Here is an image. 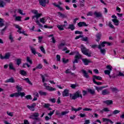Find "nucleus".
<instances>
[{
	"label": "nucleus",
	"instance_id": "dca6fc26",
	"mask_svg": "<svg viewBox=\"0 0 124 124\" xmlns=\"http://www.w3.org/2000/svg\"><path fill=\"white\" fill-rule=\"evenodd\" d=\"M5 83H15V80L13 78H10L7 79L5 81Z\"/></svg>",
	"mask_w": 124,
	"mask_h": 124
},
{
	"label": "nucleus",
	"instance_id": "a211bd4d",
	"mask_svg": "<svg viewBox=\"0 0 124 124\" xmlns=\"http://www.w3.org/2000/svg\"><path fill=\"white\" fill-rule=\"evenodd\" d=\"M52 4L54 6H56V7H58V8H59V9H60V11H64V9H63V8L62 7L60 6L59 5L57 4V3H53Z\"/></svg>",
	"mask_w": 124,
	"mask_h": 124
},
{
	"label": "nucleus",
	"instance_id": "0eeeda50",
	"mask_svg": "<svg viewBox=\"0 0 124 124\" xmlns=\"http://www.w3.org/2000/svg\"><path fill=\"white\" fill-rule=\"evenodd\" d=\"M39 2L40 3V5L43 6V7H45V6H46V4H48V3H49V0H39Z\"/></svg>",
	"mask_w": 124,
	"mask_h": 124
},
{
	"label": "nucleus",
	"instance_id": "c03bdc74",
	"mask_svg": "<svg viewBox=\"0 0 124 124\" xmlns=\"http://www.w3.org/2000/svg\"><path fill=\"white\" fill-rule=\"evenodd\" d=\"M21 63H22V60H21V59H18L16 60V64L17 65H20V64H21Z\"/></svg>",
	"mask_w": 124,
	"mask_h": 124
},
{
	"label": "nucleus",
	"instance_id": "09e8293b",
	"mask_svg": "<svg viewBox=\"0 0 124 124\" xmlns=\"http://www.w3.org/2000/svg\"><path fill=\"white\" fill-rule=\"evenodd\" d=\"M57 28L60 31H63V30H64V29H63V26L62 25H58Z\"/></svg>",
	"mask_w": 124,
	"mask_h": 124
},
{
	"label": "nucleus",
	"instance_id": "c85d7f7f",
	"mask_svg": "<svg viewBox=\"0 0 124 124\" xmlns=\"http://www.w3.org/2000/svg\"><path fill=\"white\" fill-rule=\"evenodd\" d=\"M57 14H58L59 15H60V17H62V18H67V16L65 15L64 14L61 13L60 12H57Z\"/></svg>",
	"mask_w": 124,
	"mask_h": 124
},
{
	"label": "nucleus",
	"instance_id": "37998d69",
	"mask_svg": "<svg viewBox=\"0 0 124 124\" xmlns=\"http://www.w3.org/2000/svg\"><path fill=\"white\" fill-rule=\"evenodd\" d=\"M65 45H66L65 43H61L59 45H58V48L62 49V47H63V46H64Z\"/></svg>",
	"mask_w": 124,
	"mask_h": 124
},
{
	"label": "nucleus",
	"instance_id": "423d86ee",
	"mask_svg": "<svg viewBox=\"0 0 124 124\" xmlns=\"http://www.w3.org/2000/svg\"><path fill=\"white\" fill-rule=\"evenodd\" d=\"M10 56H11L10 52L6 53L4 56H3L2 55L0 54V60H9V59H10Z\"/></svg>",
	"mask_w": 124,
	"mask_h": 124
},
{
	"label": "nucleus",
	"instance_id": "4d7b16f0",
	"mask_svg": "<svg viewBox=\"0 0 124 124\" xmlns=\"http://www.w3.org/2000/svg\"><path fill=\"white\" fill-rule=\"evenodd\" d=\"M38 38L39 43H41V42H42V39H43V36H39L38 37Z\"/></svg>",
	"mask_w": 124,
	"mask_h": 124
},
{
	"label": "nucleus",
	"instance_id": "5fc2aeb1",
	"mask_svg": "<svg viewBox=\"0 0 124 124\" xmlns=\"http://www.w3.org/2000/svg\"><path fill=\"white\" fill-rule=\"evenodd\" d=\"M40 49L41 52L43 53V54H46V52L45 51V49H44V47H43V46H41Z\"/></svg>",
	"mask_w": 124,
	"mask_h": 124
},
{
	"label": "nucleus",
	"instance_id": "8fccbe9b",
	"mask_svg": "<svg viewBox=\"0 0 124 124\" xmlns=\"http://www.w3.org/2000/svg\"><path fill=\"white\" fill-rule=\"evenodd\" d=\"M68 113H69V111H68V110L62 111V112H61L62 117V116H65V115L66 114H68Z\"/></svg>",
	"mask_w": 124,
	"mask_h": 124
},
{
	"label": "nucleus",
	"instance_id": "b1692460",
	"mask_svg": "<svg viewBox=\"0 0 124 124\" xmlns=\"http://www.w3.org/2000/svg\"><path fill=\"white\" fill-rule=\"evenodd\" d=\"M101 54L103 55V56L105 55V54H106V49L105 48H99Z\"/></svg>",
	"mask_w": 124,
	"mask_h": 124
},
{
	"label": "nucleus",
	"instance_id": "ddd939ff",
	"mask_svg": "<svg viewBox=\"0 0 124 124\" xmlns=\"http://www.w3.org/2000/svg\"><path fill=\"white\" fill-rule=\"evenodd\" d=\"M94 15L95 16V18H101L102 17V14L100 12H94Z\"/></svg>",
	"mask_w": 124,
	"mask_h": 124
},
{
	"label": "nucleus",
	"instance_id": "5701e85b",
	"mask_svg": "<svg viewBox=\"0 0 124 124\" xmlns=\"http://www.w3.org/2000/svg\"><path fill=\"white\" fill-rule=\"evenodd\" d=\"M46 89L47 91H50V92H53V91H56V88H53V87L49 86H46Z\"/></svg>",
	"mask_w": 124,
	"mask_h": 124
},
{
	"label": "nucleus",
	"instance_id": "aec40b11",
	"mask_svg": "<svg viewBox=\"0 0 124 124\" xmlns=\"http://www.w3.org/2000/svg\"><path fill=\"white\" fill-rule=\"evenodd\" d=\"M30 48L31 50L32 54H33V55H36V54H37V52H36L34 47L31 46H30Z\"/></svg>",
	"mask_w": 124,
	"mask_h": 124
},
{
	"label": "nucleus",
	"instance_id": "f3484780",
	"mask_svg": "<svg viewBox=\"0 0 124 124\" xmlns=\"http://www.w3.org/2000/svg\"><path fill=\"white\" fill-rule=\"evenodd\" d=\"M104 103L107 104V105H112V104H113V101H112V100H108L104 101Z\"/></svg>",
	"mask_w": 124,
	"mask_h": 124
},
{
	"label": "nucleus",
	"instance_id": "864d4df0",
	"mask_svg": "<svg viewBox=\"0 0 124 124\" xmlns=\"http://www.w3.org/2000/svg\"><path fill=\"white\" fill-rule=\"evenodd\" d=\"M62 61L63 62V63H67V62H69V60L68 59L65 60V58H63L62 59Z\"/></svg>",
	"mask_w": 124,
	"mask_h": 124
},
{
	"label": "nucleus",
	"instance_id": "a18cd8bd",
	"mask_svg": "<svg viewBox=\"0 0 124 124\" xmlns=\"http://www.w3.org/2000/svg\"><path fill=\"white\" fill-rule=\"evenodd\" d=\"M104 73L106 75H110V73H111V71L109 70H106L104 71Z\"/></svg>",
	"mask_w": 124,
	"mask_h": 124
},
{
	"label": "nucleus",
	"instance_id": "e433bc0d",
	"mask_svg": "<svg viewBox=\"0 0 124 124\" xmlns=\"http://www.w3.org/2000/svg\"><path fill=\"white\" fill-rule=\"evenodd\" d=\"M4 26V23H3V19L0 18V28H2Z\"/></svg>",
	"mask_w": 124,
	"mask_h": 124
},
{
	"label": "nucleus",
	"instance_id": "cd10ccee",
	"mask_svg": "<svg viewBox=\"0 0 124 124\" xmlns=\"http://www.w3.org/2000/svg\"><path fill=\"white\" fill-rule=\"evenodd\" d=\"M67 29L74 31L75 30V26L73 24H69V27Z\"/></svg>",
	"mask_w": 124,
	"mask_h": 124
},
{
	"label": "nucleus",
	"instance_id": "e2e57ef3",
	"mask_svg": "<svg viewBox=\"0 0 124 124\" xmlns=\"http://www.w3.org/2000/svg\"><path fill=\"white\" fill-rule=\"evenodd\" d=\"M75 34H83V32L76 31H75Z\"/></svg>",
	"mask_w": 124,
	"mask_h": 124
},
{
	"label": "nucleus",
	"instance_id": "bb28decb",
	"mask_svg": "<svg viewBox=\"0 0 124 124\" xmlns=\"http://www.w3.org/2000/svg\"><path fill=\"white\" fill-rule=\"evenodd\" d=\"M7 26H8L7 24H6L4 28L1 30L0 34H1V35H3V34H4V31H6V29H7Z\"/></svg>",
	"mask_w": 124,
	"mask_h": 124
},
{
	"label": "nucleus",
	"instance_id": "2eb2a0df",
	"mask_svg": "<svg viewBox=\"0 0 124 124\" xmlns=\"http://www.w3.org/2000/svg\"><path fill=\"white\" fill-rule=\"evenodd\" d=\"M82 62L83 63H84L85 65H88L89 63H91V61L87 59H83Z\"/></svg>",
	"mask_w": 124,
	"mask_h": 124
},
{
	"label": "nucleus",
	"instance_id": "3c124183",
	"mask_svg": "<svg viewBox=\"0 0 124 124\" xmlns=\"http://www.w3.org/2000/svg\"><path fill=\"white\" fill-rule=\"evenodd\" d=\"M9 39H10V40H11V42L14 41V40H13V37L12 36V33H10Z\"/></svg>",
	"mask_w": 124,
	"mask_h": 124
},
{
	"label": "nucleus",
	"instance_id": "7c9ffc66",
	"mask_svg": "<svg viewBox=\"0 0 124 124\" xmlns=\"http://www.w3.org/2000/svg\"><path fill=\"white\" fill-rule=\"evenodd\" d=\"M23 80L24 81H26L28 83V84H29V85H31V86H32V83L30 80V79L29 78H24Z\"/></svg>",
	"mask_w": 124,
	"mask_h": 124
},
{
	"label": "nucleus",
	"instance_id": "f704fd0d",
	"mask_svg": "<svg viewBox=\"0 0 124 124\" xmlns=\"http://www.w3.org/2000/svg\"><path fill=\"white\" fill-rule=\"evenodd\" d=\"M70 87L72 89H75L76 87H79V85L76 83L75 84H71Z\"/></svg>",
	"mask_w": 124,
	"mask_h": 124
},
{
	"label": "nucleus",
	"instance_id": "72a5a7b5",
	"mask_svg": "<svg viewBox=\"0 0 124 124\" xmlns=\"http://www.w3.org/2000/svg\"><path fill=\"white\" fill-rule=\"evenodd\" d=\"M71 110L72 111H75V112H78V111H80V110H82V107H79L78 108H72Z\"/></svg>",
	"mask_w": 124,
	"mask_h": 124
},
{
	"label": "nucleus",
	"instance_id": "6e6d98bb",
	"mask_svg": "<svg viewBox=\"0 0 124 124\" xmlns=\"http://www.w3.org/2000/svg\"><path fill=\"white\" fill-rule=\"evenodd\" d=\"M120 112V111L119 110H115L114 111H113L112 115H117V114H119Z\"/></svg>",
	"mask_w": 124,
	"mask_h": 124
},
{
	"label": "nucleus",
	"instance_id": "a878e982",
	"mask_svg": "<svg viewBox=\"0 0 124 124\" xmlns=\"http://www.w3.org/2000/svg\"><path fill=\"white\" fill-rule=\"evenodd\" d=\"M112 22L114 23L115 26H119V21L117 19H112Z\"/></svg>",
	"mask_w": 124,
	"mask_h": 124
},
{
	"label": "nucleus",
	"instance_id": "6e6552de",
	"mask_svg": "<svg viewBox=\"0 0 124 124\" xmlns=\"http://www.w3.org/2000/svg\"><path fill=\"white\" fill-rule=\"evenodd\" d=\"M10 0H0V8H3L4 7V5H6V3L4 1L10 3Z\"/></svg>",
	"mask_w": 124,
	"mask_h": 124
},
{
	"label": "nucleus",
	"instance_id": "412c9836",
	"mask_svg": "<svg viewBox=\"0 0 124 124\" xmlns=\"http://www.w3.org/2000/svg\"><path fill=\"white\" fill-rule=\"evenodd\" d=\"M88 93H89L92 94V95H94V94H95V91H94V90L88 89Z\"/></svg>",
	"mask_w": 124,
	"mask_h": 124
},
{
	"label": "nucleus",
	"instance_id": "393cba45",
	"mask_svg": "<svg viewBox=\"0 0 124 124\" xmlns=\"http://www.w3.org/2000/svg\"><path fill=\"white\" fill-rule=\"evenodd\" d=\"M82 58V55L79 54V52H77V55L75 56V58L77 60H80Z\"/></svg>",
	"mask_w": 124,
	"mask_h": 124
},
{
	"label": "nucleus",
	"instance_id": "7ed1b4c3",
	"mask_svg": "<svg viewBox=\"0 0 124 124\" xmlns=\"http://www.w3.org/2000/svg\"><path fill=\"white\" fill-rule=\"evenodd\" d=\"M81 51L82 53L84 54L85 55V56H87V57H92V55L91 53H89V52L90 50L89 49H87L84 45H81Z\"/></svg>",
	"mask_w": 124,
	"mask_h": 124
},
{
	"label": "nucleus",
	"instance_id": "0e129e2a",
	"mask_svg": "<svg viewBox=\"0 0 124 124\" xmlns=\"http://www.w3.org/2000/svg\"><path fill=\"white\" fill-rule=\"evenodd\" d=\"M21 19H22V17L21 16H16V21H20Z\"/></svg>",
	"mask_w": 124,
	"mask_h": 124
},
{
	"label": "nucleus",
	"instance_id": "f03ea898",
	"mask_svg": "<svg viewBox=\"0 0 124 124\" xmlns=\"http://www.w3.org/2000/svg\"><path fill=\"white\" fill-rule=\"evenodd\" d=\"M70 97L71 99L73 100H75L77 98H83V96H82V93H81L80 91H77L74 94H70Z\"/></svg>",
	"mask_w": 124,
	"mask_h": 124
},
{
	"label": "nucleus",
	"instance_id": "de8ad7c7",
	"mask_svg": "<svg viewBox=\"0 0 124 124\" xmlns=\"http://www.w3.org/2000/svg\"><path fill=\"white\" fill-rule=\"evenodd\" d=\"M89 38L88 37H82L81 39L82 41H85V42H88L89 41Z\"/></svg>",
	"mask_w": 124,
	"mask_h": 124
},
{
	"label": "nucleus",
	"instance_id": "774afa93",
	"mask_svg": "<svg viewBox=\"0 0 124 124\" xmlns=\"http://www.w3.org/2000/svg\"><path fill=\"white\" fill-rule=\"evenodd\" d=\"M117 76H120L121 77H123L124 76V73H122V72L120 71L119 72V74H117Z\"/></svg>",
	"mask_w": 124,
	"mask_h": 124
},
{
	"label": "nucleus",
	"instance_id": "052dcab7",
	"mask_svg": "<svg viewBox=\"0 0 124 124\" xmlns=\"http://www.w3.org/2000/svg\"><path fill=\"white\" fill-rule=\"evenodd\" d=\"M108 27H109L111 29H115V27L111 23V22H109L108 23Z\"/></svg>",
	"mask_w": 124,
	"mask_h": 124
},
{
	"label": "nucleus",
	"instance_id": "f8f14e48",
	"mask_svg": "<svg viewBox=\"0 0 124 124\" xmlns=\"http://www.w3.org/2000/svg\"><path fill=\"white\" fill-rule=\"evenodd\" d=\"M108 87V85H106L105 86H101V87H98V86H95V90L97 91V92H99V91H102L103 89H105V88Z\"/></svg>",
	"mask_w": 124,
	"mask_h": 124
},
{
	"label": "nucleus",
	"instance_id": "20e7f679",
	"mask_svg": "<svg viewBox=\"0 0 124 124\" xmlns=\"http://www.w3.org/2000/svg\"><path fill=\"white\" fill-rule=\"evenodd\" d=\"M33 14L35 15L32 16V19L33 20L35 18H36V20H38V18L42 16V14L38 13V11L36 10H32L31 11Z\"/></svg>",
	"mask_w": 124,
	"mask_h": 124
},
{
	"label": "nucleus",
	"instance_id": "1a4fd4ad",
	"mask_svg": "<svg viewBox=\"0 0 124 124\" xmlns=\"http://www.w3.org/2000/svg\"><path fill=\"white\" fill-rule=\"evenodd\" d=\"M78 26L79 28H82V27H88L89 26L88 24H87L86 22H79L78 23Z\"/></svg>",
	"mask_w": 124,
	"mask_h": 124
},
{
	"label": "nucleus",
	"instance_id": "4468645a",
	"mask_svg": "<svg viewBox=\"0 0 124 124\" xmlns=\"http://www.w3.org/2000/svg\"><path fill=\"white\" fill-rule=\"evenodd\" d=\"M101 36H102V34L101 32L98 33L96 35V41L97 42H99V40L100 39H101Z\"/></svg>",
	"mask_w": 124,
	"mask_h": 124
},
{
	"label": "nucleus",
	"instance_id": "39448f33",
	"mask_svg": "<svg viewBox=\"0 0 124 124\" xmlns=\"http://www.w3.org/2000/svg\"><path fill=\"white\" fill-rule=\"evenodd\" d=\"M26 95V93H25V92L22 93H15L12 94H11L10 95V97H14L15 96L16 97H18L19 96H21V97H23V96H25Z\"/></svg>",
	"mask_w": 124,
	"mask_h": 124
},
{
	"label": "nucleus",
	"instance_id": "4be33fe9",
	"mask_svg": "<svg viewBox=\"0 0 124 124\" xmlns=\"http://www.w3.org/2000/svg\"><path fill=\"white\" fill-rule=\"evenodd\" d=\"M110 92L109 91H107V89H105L103 90L102 91V94H103V95H106V94H109Z\"/></svg>",
	"mask_w": 124,
	"mask_h": 124
},
{
	"label": "nucleus",
	"instance_id": "6ab92c4d",
	"mask_svg": "<svg viewBox=\"0 0 124 124\" xmlns=\"http://www.w3.org/2000/svg\"><path fill=\"white\" fill-rule=\"evenodd\" d=\"M105 44H106V42H102L100 45H98V48L100 49L103 48V47H105Z\"/></svg>",
	"mask_w": 124,
	"mask_h": 124
},
{
	"label": "nucleus",
	"instance_id": "680f3d73",
	"mask_svg": "<svg viewBox=\"0 0 124 124\" xmlns=\"http://www.w3.org/2000/svg\"><path fill=\"white\" fill-rule=\"evenodd\" d=\"M83 111H93V109L88 108H85L83 109Z\"/></svg>",
	"mask_w": 124,
	"mask_h": 124
},
{
	"label": "nucleus",
	"instance_id": "58836bf2",
	"mask_svg": "<svg viewBox=\"0 0 124 124\" xmlns=\"http://www.w3.org/2000/svg\"><path fill=\"white\" fill-rule=\"evenodd\" d=\"M16 88L17 89V93H23V92H21V91H22V90H23L22 87H20L19 86L17 85L16 87Z\"/></svg>",
	"mask_w": 124,
	"mask_h": 124
},
{
	"label": "nucleus",
	"instance_id": "13d9d810",
	"mask_svg": "<svg viewBox=\"0 0 124 124\" xmlns=\"http://www.w3.org/2000/svg\"><path fill=\"white\" fill-rule=\"evenodd\" d=\"M26 99H32V97H31V95H28L25 96Z\"/></svg>",
	"mask_w": 124,
	"mask_h": 124
},
{
	"label": "nucleus",
	"instance_id": "a19ab883",
	"mask_svg": "<svg viewBox=\"0 0 124 124\" xmlns=\"http://www.w3.org/2000/svg\"><path fill=\"white\" fill-rule=\"evenodd\" d=\"M56 115H57V116H58V118H62V113H60V111L59 110H56Z\"/></svg>",
	"mask_w": 124,
	"mask_h": 124
},
{
	"label": "nucleus",
	"instance_id": "f257e3e1",
	"mask_svg": "<svg viewBox=\"0 0 124 124\" xmlns=\"http://www.w3.org/2000/svg\"><path fill=\"white\" fill-rule=\"evenodd\" d=\"M38 117H39V113L38 112H34L32 115L29 116V119L33 120L34 121L32 122V124H36L37 122L39 123L41 121Z\"/></svg>",
	"mask_w": 124,
	"mask_h": 124
},
{
	"label": "nucleus",
	"instance_id": "473e14b6",
	"mask_svg": "<svg viewBox=\"0 0 124 124\" xmlns=\"http://www.w3.org/2000/svg\"><path fill=\"white\" fill-rule=\"evenodd\" d=\"M20 74H21V75H22L23 76H26L27 72L24 70H21L20 71Z\"/></svg>",
	"mask_w": 124,
	"mask_h": 124
},
{
	"label": "nucleus",
	"instance_id": "4c0bfd02",
	"mask_svg": "<svg viewBox=\"0 0 124 124\" xmlns=\"http://www.w3.org/2000/svg\"><path fill=\"white\" fill-rule=\"evenodd\" d=\"M27 108H29L30 110H31V111H34V110H35V108H34V107H32L31 106H30V105H27Z\"/></svg>",
	"mask_w": 124,
	"mask_h": 124
},
{
	"label": "nucleus",
	"instance_id": "79ce46f5",
	"mask_svg": "<svg viewBox=\"0 0 124 124\" xmlns=\"http://www.w3.org/2000/svg\"><path fill=\"white\" fill-rule=\"evenodd\" d=\"M9 69L11 70H15V69L14 68V66H13V64H12V63L9 64Z\"/></svg>",
	"mask_w": 124,
	"mask_h": 124
},
{
	"label": "nucleus",
	"instance_id": "338daca9",
	"mask_svg": "<svg viewBox=\"0 0 124 124\" xmlns=\"http://www.w3.org/2000/svg\"><path fill=\"white\" fill-rule=\"evenodd\" d=\"M18 13H19V14H21V15H22V16L26 15V13H23L22 12V10L21 9H18Z\"/></svg>",
	"mask_w": 124,
	"mask_h": 124
},
{
	"label": "nucleus",
	"instance_id": "bf43d9fd",
	"mask_svg": "<svg viewBox=\"0 0 124 124\" xmlns=\"http://www.w3.org/2000/svg\"><path fill=\"white\" fill-rule=\"evenodd\" d=\"M40 21L41 23H42V24H45V17H43L42 18H40Z\"/></svg>",
	"mask_w": 124,
	"mask_h": 124
},
{
	"label": "nucleus",
	"instance_id": "49530a36",
	"mask_svg": "<svg viewBox=\"0 0 124 124\" xmlns=\"http://www.w3.org/2000/svg\"><path fill=\"white\" fill-rule=\"evenodd\" d=\"M39 94L41 95H44V96H46L47 95V93L46 92H43L42 91H39Z\"/></svg>",
	"mask_w": 124,
	"mask_h": 124
},
{
	"label": "nucleus",
	"instance_id": "ea45409f",
	"mask_svg": "<svg viewBox=\"0 0 124 124\" xmlns=\"http://www.w3.org/2000/svg\"><path fill=\"white\" fill-rule=\"evenodd\" d=\"M56 115H57V116H58V118H62V113H60V111L59 110H56Z\"/></svg>",
	"mask_w": 124,
	"mask_h": 124
},
{
	"label": "nucleus",
	"instance_id": "9b49d317",
	"mask_svg": "<svg viewBox=\"0 0 124 124\" xmlns=\"http://www.w3.org/2000/svg\"><path fill=\"white\" fill-rule=\"evenodd\" d=\"M62 96L64 97L65 96H68L69 95V90L67 89H65L62 92Z\"/></svg>",
	"mask_w": 124,
	"mask_h": 124
},
{
	"label": "nucleus",
	"instance_id": "c9c22d12",
	"mask_svg": "<svg viewBox=\"0 0 124 124\" xmlns=\"http://www.w3.org/2000/svg\"><path fill=\"white\" fill-rule=\"evenodd\" d=\"M27 62H29L30 64H32V61L31 59V58L30 57L27 56V60H26Z\"/></svg>",
	"mask_w": 124,
	"mask_h": 124
},
{
	"label": "nucleus",
	"instance_id": "c756f323",
	"mask_svg": "<svg viewBox=\"0 0 124 124\" xmlns=\"http://www.w3.org/2000/svg\"><path fill=\"white\" fill-rule=\"evenodd\" d=\"M93 79H94V80H95V79L96 80H102V78H101V77L100 76H97L96 75H93Z\"/></svg>",
	"mask_w": 124,
	"mask_h": 124
},
{
	"label": "nucleus",
	"instance_id": "9d476101",
	"mask_svg": "<svg viewBox=\"0 0 124 124\" xmlns=\"http://www.w3.org/2000/svg\"><path fill=\"white\" fill-rule=\"evenodd\" d=\"M81 71L82 73V74L83 75V76L84 77H85V78L88 79V78H90V77L89 76V75L88 74V73L87 72V71L84 69H82Z\"/></svg>",
	"mask_w": 124,
	"mask_h": 124
},
{
	"label": "nucleus",
	"instance_id": "2f4dec72",
	"mask_svg": "<svg viewBox=\"0 0 124 124\" xmlns=\"http://www.w3.org/2000/svg\"><path fill=\"white\" fill-rule=\"evenodd\" d=\"M93 83H94V84H96V85H97V86H101V85H102V82H97L95 79H93Z\"/></svg>",
	"mask_w": 124,
	"mask_h": 124
},
{
	"label": "nucleus",
	"instance_id": "603ef678",
	"mask_svg": "<svg viewBox=\"0 0 124 124\" xmlns=\"http://www.w3.org/2000/svg\"><path fill=\"white\" fill-rule=\"evenodd\" d=\"M106 68L107 69H108V70H109L110 71H112V69L113 68V67H112L110 65H108Z\"/></svg>",
	"mask_w": 124,
	"mask_h": 124
},
{
	"label": "nucleus",
	"instance_id": "69168bd1",
	"mask_svg": "<svg viewBox=\"0 0 124 124\" xmlns=\"http://www.w3.org/2000/svg\"><path fill=\"white\" fill-rule=\"evenodd\" d=\"M37 69H41L42 67H43V66L41 64H39L37 66H36Z\"/></svg>",
	"mask_w": 124,
	"mask_h": 124
}]
</instances>
